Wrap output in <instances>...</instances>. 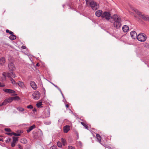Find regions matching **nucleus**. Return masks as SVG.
<instances>
[{
    "label": "nucleus",
    "mask_w": 149,
    "mask_h": 149,
    "mask_svg": "<svg viewBox=\"0 0 149 149\" xmlns=\"http://www.w3.org/2000/svg\"><path fill=\"white\" fill-rule=\"evenodd\" d=\"M9 38L10 40H12L15 39L16 38V36L13 34V35H10Z\"/></svg>",
    "instance_id": "nucleus-19"
},
{
    "label": "nucleus",
    "mask_w": 149,
    "mask_h": 149,
    "mask_svg": "<svg viewBox=\"0 0 149 149\" xmlns=\"http://www.w3.org/2000/svg\"><path fill=\"white\" fill-rule=\"evenodd\" d=\"M47 117H49V115H50V113L49 110V109H48L47 110Z\"/></svg>",
    "instance_id": "nucleus-39"
},
{
    "label": "nucleus",
    "mask_w": 149,
    "mask_h": 149,
    "mask_svg": "<svg viewBox=\"0 0 149 149\" xmlns=\"http://www.w3.org/2000/svg\"><path fill=\"white\" fill-rule=\"evenodd\" d=\"M114 21L113 25L117 29L120 28L121 26V19L117 15L114 14L111 17Z\"/></svg>",
    "instance_id": "nucleus-1"
},
{
    "label": "nucleus",
    "mask_w": 149,
    "mask_h": 149,
    "mask_svg": "<svg viewBox=\"0 0 149 149\" xmlns=\"http://www.w3.org/2000/svg\"><path fill=\"white\" fill-rule=\"evenodd\" d=\"M122 29L124 32H127L129 31V28L128 26L125 25L123 26Z\"/></svg>",
    "instance_id": "nucleus-16"
},
{
    "label": "nucleus",
    "mask_w": 149,
    "mask_h": 149,
    "mask_svg": "<svg viewBox=\"0 0 149 149\" xmlns=\"http://www.w3.org/2000/svg\"><path fill=\"white\" fill-rule=\"evenodd\" d=\"M18 85L21 88L24 89L25 87V86L24 83L22 81H19L17 82Z\"/></svg>",
    "instance_id": "nucleus-14"
},
{
    "label": "nucleus",
    "mask_w": 149,
    "mask_h": 149,
    "mask_svg": "<svg viewBox=\"0 0 149 149\" xmlns=\"http://www.w3.org/2000/svg\"><path fill=\"white\" fill-rule=\"evenodd\" d=\"M7 73H6L5 72H3L2 74L3 75L5 78L7 77Z\"/></svg>",
    "instance_id": "nucleus-41"
},
{
    "label": "nucleus",
    "mask_w": 149,
    "mask_h": 149,
    "mask_svg": "<svg viewBox=\"0 0 149 149\" xmlns=\"http://www.w3.org/2000/svg\"><path fill=\"white\" fill-rule=\"evenodd\" d=\"M3 141V139H2L0 138V141Z\"/></svg>",
    "instance_id": "nucleus-55"
},
{
    "label": "nucleus",
    "mask_w": 149,
    "mask_h": 149,
    "mask_svg": "<svg viewBox=\"0 0 149 149\" xmlns=\"http://www.w3.org/2000/svg\"><path fill=\"white\" fill-rule=\"evenodd\" d=\"M16 95V94L13 95Z\"/></svg>",
    "instance_id": "nucleus-58"
},
{
    "label": "nucleus",
    "mask_w": 149,
    "mask_h": 149,
    "mask_svg": "<svg viewBox=\"0 0 149 149\" xmlns=\"http://www.w3.org/2000/svg\"><path fill=\"white\" fill-rule=\"evenodd\" d=\"M43 91L44 92V94H45V92H46L45 90V88H43Z\"/></svg>",
    "instance_id": "nucleus-50"
},
{
    "label": "nucleus",
    "mask_w": 149,
    "mask_h": 149,
    "mask_svg": "<svg viewBox=\"0 0 149 149\" xmlns=\"http://www.w3.org/2000/svg\"><path fill=\"white\" fill-rule=\"evenodd\" d=\"M27 108L28 109H32L33 108V107L31 105H29L27 106Z\"/></svg>",
    "instance_id": "nucleus-35"
},
{
    "label": "nucleus",
    "mask_w": 149,
    "mask_h": 149,
    "mask_svg": "<svg viewBox=\"0 0 149 149\" xmlns=\"http://www.w3.org/2000/svg\"><path fill=\"white\" fill-rule=\"evenodd\" d=\"M50 149H56V146H52L50 147Z\"/></svg>",
    "instance_id": "nucleus-40"
},
{
    "label": "nucleus",
    "mask_w": 149,
    "mask_h": 149,
    "mask_svg": "<svg viewBox=\"0 0 149 149\" xmlns=\"http://www.w3.org/2000/svg\"><path fill=\"white\" fill-rule=\"evenodd\" d=\"M65 107L66 108H68L69 107V106L68 104H67L65 105Z\"/></svg>",
    "instance_id": "nucleus-52"
},
{
    "label": "nucleus",
    "mask_w": 149,
    "mask_h": 149,
    "mask_svg": "<svg viewBox=\"0 0 149 149\" xmlns=\"http://www.w3.org/2000/svg\"><path fill=\"white\" fill-rule=\"evenodd\" d=\"M6 99L7 101V102H8V103H10L13 101L11 97H10Z\"/></svg>",
    "instance_id": "nucleus-30"
},
{
    "label": "nucleus",
    "mask_w": 149,
    "mask_h": 149,
    "mask_svg": "<svg viewBox=\"0 0 149 149\" xmlns=\"http://www.w3.org/2000/svg\"><path fill=\"white\" fill-rule=\"evenodd\" d=\"M17 109L18 111L20 112H23L24 111V109L20 107H18L17 108Z\"/></svg>",
    "instance_id": "nucleus-21"
},
{
    "label": "nucleus",
    "mask_w": 149,
    "mask_h": 149,
    "mask_svg": "<svg viewBox=\"0 0 149 149\" xmlns=\"http://www.w3.org/2000/svg\"><path fill=\"white\" fill-rule=\"evenodd\" d=\"M36 127V125H33L31 126L28 129L26 130V131L28 133H29L33 129H34Z\"/></svg>",
    "instance_id": "nucleus-17"
},
{
    "label": "nucleus",
    "mask_w": 149,
    "mask_h": 149,
    "mask_svg": "<svg viewBox=\"0 0 149 149\" xmlns=\"http://www.w3.org/2000/svg\"><path fill=\"white\" fill-rule=\"evenodd\" d=\"M81 124H82L86 129H88V126L86 125L84 123L81 122Z\"/></svg>",
    "instance_id": "nucleus-28"
},
{
    "label": "nucleus",
    "mask_w": 149,
    "mask_h": 149,
    "mask_svg": "<svg viewBox=\"0 0 149 149\" xmlns=\"http://www.w3.org/2000/svg\"><path fill=\"white\" fill-rule=\"evenodd\" d=\"M131 37L132 39H135L136 38L137 36V34L135 31H132L130 32Z\"/></svg>",
    "instance_id": "nucleus-11"
},
{
    "label": "nucleus",
    "mask_w": 149,
    "mask_h": 149,
    "mask_svg": "<svg viewBox=\"0 0 149 149\" xmlns=\"http://www.w3.org/2000/svg\"><path fill=\"white\" fill-rule=\"evenodd\" d=\"M12 100H19L20 98L19 97L17 96H15V97H11Z\"/></svg>",
    "instance_id": "nucleus-23"
},
{
    "label": "nucleus",
    "mask_w": 149,
    "mask_h": 149,
    "mask_svg": "<svg viewBox=\"0 0 149 149\" xmlns=\"http://www.w3.org/2000/svg\"><path fill=\"white\" fill-rule=\"evenodd\" d=\"M21 142L24 144L26 143L27 141V140L25 139H21Z\"/></svg>",
    "instance_id": "nucleus-25"
},
{
    "label": "nucleus",
    "mask_w": 149,
    "mask_h": 149,
    "mask_svg": "<svg viewBox=\"0 0 149 149\" xmlns=\"http://www.w3.org/2000/svg\"><path fill=\"white\" fill-rule=\"evenodd\" d=\"M68 149H75V147L71 146H68Z\"/></svg>",
    "instance_id": "nucleus-33"
},
{
    "label": "nucleus",
    "mask_w": 149,
    "mask_h": 149,
    "mask_svg": "<svg viewBox=\"0 0 149 149\" xmlns=\"http://www.w3.org/2000/svg\"><path fill=\"white\" fill-rule=\"evenodd\" d=\"M23 49H25L26 48V47L25 46L22 45L21 47Z\"/></svg>",
    "instance_id": "nucleus-48"
},
{
    "label": "nucleus",
    "mask_w": 149,
    "mask_h": 149,
    "mask_svg": "<svg viewBox=\"0 0 149 149\" xmlns=\"http://www.w3.org/2000/svg\"><path fill=\"white\" fill-rule=\"evenodd\" d=\"M13 135L14 136H19L20 135V134L18 133H16L14 132H13Z\"/></svg>",
    "instance_id": "nucleus-36"
},
{
    "label": "nucleus",
    "mask_w": 149,
    "mask_h": 149,
    "mask_svg": "<svg viewBox=\"0 0 149 149\" xmlns=\"http://www.w3.org/2000/svg\"><path fill=\"white\" fill-rule=\"evenodd\" d=\"M61 140L63 145V146H65V144L66 143L65 140L63 139V138H62L61 139Z\"/></svg>",
    "instance_id": "nucleus-24"
},
{
    "label": "nucleus",
    "mask_w": 149,
    "mask_h": 149,
    "mask_svg": "<svg viewBox=\"0 0 149 149\" xmlns=\"http://www.w3.org/2000/svg\"><path fill=\"white\" fill-rule=\"evenodd\" d=\"M136 38L139 41L142 42H144L146 39V35L144 33H139Z\"/></svg>",
    "instance_id": "nucleus-6"
},
{
    "label": "nucleus",
    "mask_w": 149,
    "mask_h": 149,
    "mask_svg": "<svg viewBox=\"0 0 149 149\" xmlns=\"http://www.w3.org/2000/svg\"><path fill=\"white\" fill-rule=\"evenodd\" d=\"M38 64H39L38 63H37L36 64V65L37 66H38Z\"/></svg>",
    "instance_id": "nucleus-56"
},
{
    "label": "nucleus",
    "mask_w": 149,
    "mask_h": 149,
    "mask_svg": "<svg viewBox=\"0 0 149 149\" xmlns=\"http://www.w3.org/2000/svg\"><path fill=\"white\" fill-rule=\"evenodd\" d=\"M70 126L67 125L63 127V131L65 133H67L70 130Z\"/></svg>",
    "instance_id": "nucleus-15"
},
{
    "label": "nucleus",
    "mask_w": 149,
    "mask_h": 149,
    "mask_svg": "<svg viewBox=\"0 0 149 149\" xmlns=\"http://www.w3.org/2000/svg\"><path fill=\"white\" fill-rule=\"evenodd\" d=\"M4 105L3 103L2 102L1 104H0V107Z\"/></svg>",
    "instance_id": "nucleus-54"
},
{
    "label": "nucleus",
    "mask_w": 149,
    "mask_h": 149,
    "mask_svg": "<svg viewBox=\"0 0 149 149\" xmlns=\"http://www.w3.org/2000/svg\"><path fill=\"white\" fill-rule=\"evenodd\" d=\"M6 32L7 33H9L11 35H13L14 34L13 32L9 30L8 29H6Z\"/></svg>",
    "instance_id": "nucleus-29"
},
{
    "label": "nucleus",
    "mask_w": 149,
    "mask_h": 149,
    "mask_svg": "<svg viewBox=\"0 0 149 149\" xmlns=\"http://www.w3.org/2000/svg\"><path fill=\"white\" fill-rule=\"evenodd\" d=\"M6 134L10 135V136H12L13 135V132L10 133V132H8L6 133Z\"/></svg>",
    "instance_id": "nucleus-45"
},
{
    "label": "nucleus",
    "mask_w": 149,
    "mask_h": 149,
    "mask_svg": "<svg viewBox=\"0 0 149 149\" xmlns=\"http://www.w3.org/2000/svg\"><path fill=\"white\" fill-rule=\"evenodd\" d=\"M42 105V102H39L36 104V106L38 108H40L41 106Z\"/></svg>",
    "instance_id": "nucleus-27"
},
{
    "label": "nucleus",
    "mask_w": 149,
    "mask_h": 149,
    "mask_svg": "<svg viewBox=\"0 0 149 149\" xmlns=\"http://www.w3.org/2000/svg\"><path fill=\"white\" fill-rule=\"evenodd\" d=\"M51 84L53 85L55 87H56V88H57L58 90L60 91H61V89L58 87L56 85H55V84H54L53 83H51Z\"/></svg>",
    "instance_id": "nucleus-34"
},
{
    "label": "nucleus",
    "mask_w": 149,
    "mask_h": 149,
    "mask_svg": "<svg viewBox=\"0 0 149 149\" xmlns=\"http://www.w3.org/2000/svg\"><path fill=\"white\" fill-rule=\"evenodd\" d=\"M96 136V137H97V139L98 140V142H100L101 141V136L98 134H97Z\"/></svg>",
    "instance_id": "nucleus-22"
},
{
    "label": "nucleus",
    "mask_w": 149,
    "mask_h": 149,
    "mask_svg": "<svg viewBox=\"0 0 149 149\" xmlns=\"http://www.w3.org/2000/svg\"><path fill=\"white\" fill-rule=\"evenodd\" d=\"M111 15L109 12L105 11L104 12L102 15V18H105L108 21H109L110 19L111 18Z\"/></svg>",
    "instance_id": "nucleus-3"
},
{
    "label": "nucleus",
    "mask_w": 149,
    "mask_h": 149,
    "mask_svg": "<svg viewBox=\"0 0 149 149\" xmlns=\"http://www.w3.org/2000/svg\"><path fill=\"white\" fill-rule=\"evenodd\" d=\"M18 148H20V149H22V146L18 144Z\"/></svg>",
    "instance_id": "nucleus-47"
},
{
    "label": "nucleus",
    "mask_w": 149,
    "mask_h": 149,
    "mask_svg": "<svg viewBox=\"0 0 149 149\" xmlns=\"http://www.w3.org/2000/svg\"><path fill=\"white\" fill-rule=\"evenodd\" d=\"M4 130L6 132H10L11 131V130L9 128H5Z\"/></svg>",
    "instance_id": "nucleus-43"
},
{
    "label": "nucleus",
    "mask_w": 149,
    "mask_h": 149,
    "mask_svg": "<svg viewBox=\"0 0 149 149\" xmlns=\"http://www.w3.org/2000/svg\"><path fill=\"white\" fill-rule=\"evenodd\" d=\"M11 140V139L10 138H8L6 140V143H8Z\"/></svg>",
    "instance_id": "nucleus-42"
},
{
    "label": "nucleus",
    "mask_w": 149,
    "mask_h": 149,
    "mask_svg": "<svg viewBox=\"0 0 149 149\" xmlns=\"http://www.w3.org/2000/svg\"><path fill=\"white\" fill-rule=\"evenodd\" d=\"M87 6H90L93 10H96L99 8V6L93 0H85Z\"/></svg>",
    "instance_id": "nucleus-2"
},
{
    "label": "nucleus",
    "mask_w": 149,
    "mask_h": 149,
    "mask_svg": "<svg viewBox=\"0 0 149 149\" xmlns=\"http://www.w3.org/2000/svg\"><path fill=\"white\" fill-rule=\"evenodd\" d=\"M6 99L4 100L3 102V103L4 105H6L8 103Z\"/></svg>",
    "instance_id": "nucleus-38"
},
{
    "label": "nucleus",
    "mask_w": 149,
    "mask_h": 149,
    "mask_svg": "<svg viewBox=\"0 0 149 149\" xmlns=\"http://www.w3.org/2000/svg\"><path fill=\"white\" fill-rule=\"evenodd\" d=\"M76 145L77 146H78L80 147H81L82 146V143L80 141H77L76 142Z\"/></svg>",
    "instance_id": "nucleus-20"
},
{
    "label": "nucleus",
    "mask_w": 149,
    "mask_h": 149,
    "mask_svg": "<svg viewBox=\"0 0 149 149\" xmlns=\"http://www.w3.org/2000/svg\"><path fill=\"white\" fill-rule=\"evenodd\" d=\"M7 77L10 78V80L11 81V83L13 85H17L15 81L11 77V74L9 72L7 73Z\"/></svg>",
    "instance_id": "nucleus-9"
},
{
    "label": "nucleus",
    "mask_w": 149,
    "mask_h": 149,
    "mask_svg": "<svg viewBox=\"0 0 149 149\" xmlns=\"http://www.w3.org/2000/svg\"><path fill=\"white\" fill-rule=\"evenodd\" d=\"M17 132L18 134H20L22 133L23 132V131L22 130H18L17 131Z\"/></svg>",
    "instance_id": "nucleus-46"
},
{
    "label": "nucleus",
    "mask_w": 149,
    "mask_h": 149,
    "mask_svg": "<svg viewBox=\"0 0 149 149\" xmlns=\"http://www.w3.org/2000/svg\"><path fill=\"white\" fill-rule=\"evenodd\" d=\"M57 145L59 147L61 148L62 147V143L59 141L57 143Z\"/></svg>",
    "instance_id": "nucleus-31"
},
{
    "label": "nucleus",
    "mask_w": 149,
    "mask_h": 149,
    "mask_svg": "<svg viewBox=\"0 0 149 149\" xmlns=\"http://www.w3.org/2000/svg\"><path fill=\"white\" fill-rule=\"evenodd\" d=\"M64 6H65V5H63V7H64Z\"/></svg>",
    "instance_id": "nucleus-57"
},
{
    "label": "nucleus",
    "mask_w": 149,
    "mask_h": 149,
    "mask_svg": "<svg viewBox=\"0 0 149 149\" xmlns=\"http://www.w3.org/2000/svg\"><path fill=\"white\" fill-rule=\"evenodd\" d=\"M10 73L11 74V77L13 78H15L16 77V74L13 72H10Z\"/></svg>",
    "instance_id": "nucleus-32"
},
{
    "label": "nucleus",
    "mask_w": 149,
    "mask_h": 149,
    "mask_svg": "<svg viewBox=\"0 0 149 149\" xmlns=\"http://www.w3.org/2000/svg\"><path fill=\"white\" fill-rule=\"evenodd\" d=\"M3 91L6 93H8L9 94L14 93L15 92V91L11 89H3Z\"/></svg>",
    "instance_id": "nucleus-12"
},
{
    "label": "nucleus",
    "mask_w": 149,
    "mask_h": 149,
    "mask_svg": "<svg viewBox=\"0 0 149 149\" xmlns=\"http://www.w3.org/2000/svg\"><path fill=\"white\" fill-rule=\"evenodd\" d=\"M30 84L33 90H36L37 89V86L34 81H30Z\"/></svg>",
    "instance_id": "nucleus-10"
},
{
    "label": "nucleus",
    "mask_w": 149,
    "mask_h": 149,
    "mask_svg": "<svg viewBox=\"0 0 149 149\" xmlns=\"http://www.w3.org/2000/svg\"><path fill=\"white\" fill-rule=\"evenodd\" d=\"M136 13L143 20L145 21H148L149 22V16L148 15L145 16L144 15H142L141 13L138 10H135Z\"/></svg>",
    "instance_id": "nucleus-5"
},
{
    "label": "nucleus",
    "mask_w": 149,
    "mask_h": 149,
    "mask_svg": "<svg viewBox=\"0 0 149 149\" xmlns=\"http://www.w3.org/2000/svg\"><path fill=\"white\" fill-rule=\"evenodd\" d=\"M9 71L10 72H13L15 68L14 64L13 63H10L8 65Z\"/></svg>",
    "instance_id": "nucleus-8"
},
{
    "label": "nucleus",
    "mask_w": 149,
    "mask_h": 149,
    "mask_svg": "<svg viewBox=\"0 0 149 149\" xmlns=\"http://www.w3.org/2000/svg\"><path fill=\"white\" fill-rule=\"evenodd\" d=\"M13 141L14 142H16V141H18V137L16 136H13Z\"/></svg>",
    "instance_id": "nucleus-26"
},
{
    "label": "nucleus",
    "mask_w": 149,
    "mask_h": 149,
    "mask_svg": "<svg viewBox=\"0 0 149 149\" xmlns=\"http://www.w3.org/2000/svg\"><path fill=\"white\" fill-rule=\"evenodd\" d=\"M60 92H61V95H62V96H63V97L64 98V95H63V93H62V91H61H61H60Z\"/></svg>",
    "instance_id": "nucleus-49"
},
{
    "label": "nucleus",
    "mask_w": 149,
    "mask_h": 149,
    "mask_svg": "<svg viewBox=\"0 0 149 149\" xmlns=\"http://www.w3.org/2000/svg\"><path fill=\"white\" fill-rule=\"evenodd\" d=\"M102 10H98L96 11L95 14L97 17H100L101 16L102 17Z\"/></svg>",
    "instance_id": "nucleus-13"
},
{
    "label": "nucleus",
    "mask_w": 149,
    "mask_h": 149,
    "mask_svg": "<svg viewBox=\"0 0 149 149\" xmlns=\"http://www.w3.org/2000/svg\"><path fill=\"white\" fill-rule=\"evenodd\" d=\"M44 123L47 125H49L51 124V122L50 121H47V122H45Z\"/></svg>",
    "instance_id": "nucleus-37"
},
{
    "label": "nucleus",
    "mask_w": 149,
    "mask_h": 149,
    "mask_svg": "<svg viewBox=\"0 0 149 149\" xmlns=\"http://www.w3.org/2000/svg\"><path fill=\"white\" fill-rule=\"evenodd\" d=\"M15 142H14L13 141L11 143V146L12 147H14L15 146Z\"/></svg>",
    "instance_id": "nucleus-44"
},
{
    "label": "nucleus",
    "mask_w": 149,
    "mask_h": 149,
    "mask_svg": "<svg viewBox=\"0 0 149 149\" xmlns=\"http://www.w3.org/2000/svg\"><path fill=\"white\" fill-rule=\"evenodd\" d=\"M33 98L35 100H38L40 98V93L38 91H35L32 94Z\"/></svg>",
    "instance_id": "nucleus-7"
},
{
    "label": "nucleus",
    "mask_w": 149,
    "mask_h": 149,
    "mask_svg": "<svg viewBox=\"0 0 149 149\" xmlns=\"http://www.w3.org/2000/svg\"><path fill=\"white\" fill-rule=\"evenodd\" d=\"M32 111H36L37 110H36V109L34 108V109H33V110Z\"/></svg>",
    "instance_id": "nucleus-51"
},
{
    "label": "nucleus",
    "mask_w": 149,
    "mask_h": 149,
    "mask_svg": "<svg viewBox=\"0 0 149 149\" xmlns=\"http://www.w3.org/2000/svg\"><path fill=\"white\" fill-rule=\"evenodd\" d=\"M136 13L143 20L145 21H148L149 22V16L148 15L145 16L144 15H142L141 13L138 10H135Z\"/></svg>",
    "instance_id": "nucleus-4"
},
{
    "label": "nucleus",
    "mask_w": 149,
    "mask_h": 149,
    "mask_svg": "<svg viewBox=\"0 0 149 149\" xmlns=\"http://www.w3.org/2000/svg\"><path fill=\"white\" fill-rule=\"evenodd\" d=\"M79 138L78 134L77 133V139H78Z\"/></svg>",
    "instance_id": "nucleus-53"
},
{
    "label": "nucleus",
    "mask_w": 149,
    "mask_h": 149,
    "mask_svg": "<svg viewBox=\"0 0 149 149\" xmlns=\"http://www.w3.org/2000/svg\"><path fill=\"white\" fill-rule=\"evenodd\" d=\"M5 58L3 57L1 58L0 59V64L3 65L5 63Z\"/></svg>",
    "instance_id": "nucleus-18"
}]
</instances>
